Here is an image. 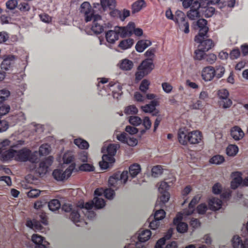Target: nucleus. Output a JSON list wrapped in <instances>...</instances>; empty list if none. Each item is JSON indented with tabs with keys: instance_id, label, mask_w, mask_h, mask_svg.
Instances as JSON below:
<instances>
[{
	"instance_id": "obj_13",
	"label": "nucleus",
	"mask_w": 248,
	"mask_h": 248,
	"mask_svg": "<svg viewBox=\"0 0 248 248\" xmlns=\"http://www.w3.org/2000/svg\"><path fill=\"white\" fill-rule=\"evenodd\" d=\"M183 219V214L178 213L176 217L173 219V224L176 226L177 231L180 233L186 232L188 229V225L186 223L182 222Z\"/></svg>"
},
{
	"instance_id": "obj_44",
	"label": "nucleus",
	"mask_w": 248,
	"mask_h": 248,
	"mask_svg": "<svg viewBox=\"0 0 248 248\" xmlns=\"http://www.w3.org/2000/svg\"><path fill=\"white\" fill-rule=\"evenodd\" d=\"M112 31L117 33V34L120 35V37L122 38L129 36L133 34L132 31L126 30L124 29H121L120 27H116L115 28V30Z\"/></svg>"
},
{
	"instance_id": "obj_62",
	"label": "nucleus",
	"mask_w": 248,
	"mask_h": 248,
	"mask_svg": "<svg viewBox=\"0 0 248 248\" xmlns=\"http://www.w3.org/2000/svg\"><path fill=\"white\" fill-rule=\"evenodd\" d=\"M151 172H152L153 176L156 177L162 173V168L160 165H156L153 167Z\"/></svg>"
},
{
	"instance_id": "obj_46",
	"label": "nucleus",
	"mask_w": 248,
	"mask_h": 248,
	"mask_svg": "<svg viewBox=\"0 0 248 248\" xmlns=\"http://www.w3.org/2000/svg\"><path fill=\"white\" fill-rule=\"evenodd\" d=\"M155 213H154V217H152V218L154 219H163L165 217V212L162 209V207H155Z\"/></svg>"
},
{
	"instance_id": "obj_64",
	"label": "nucleus",
	"mask_w": 248,
	"mask_h": 248,
	"mask_svg": "<svg viewBox=\"0 0 248 248\" xmlns=\"http://www.w3.org/2000/svg\"><path fill=\"white\" fill-rule=\"evenodd\" d=\"M78 159L83 162H86L88 159V154L85 151H82L78 153Z\"/></svg>"
},
{
	"instance_id": "obj_25",
	"label": "nucleus",
	"mask_w": 248,
	"mask_h": 248,
	"mask_svg": "<svg viewBox=\"0 0 248 248\" xmlns=\"http://www.w3.org/2000/svg\"><path fill=\"white\" fill-rule=\"evenodd\" d=\"M233 178L231 182V188L232 189H235L239 187L240 185H243V178L241 176V173L238 171L232 173Z\"/></svg>"
},
{
	"instance_id": "obj_53",
	"label": "nucleus",
	"mask_w": 248,
	"mask_h": 248,
	"mask_svg": "<svg viewBox=\"0 0 248 248\" xmlns=\"http://www.w3.org/2000/svg\"><path fill=\"white\" fill-rule=\"evenodd\" d=\"M74 159L75 157H74V155L70 153H66L64 154L63 157H62V160H63L64 163L66 164L70 163L71 164L73 163L75 164V163L73 162Z\"/></svg>"
},
{
	"instance_id": "obj_32",
	"label": "nucleus",
	"mask_w": 248,
	"mask_h": 248,
	"mask_svg": "<svg viewBox=\"0 0 248 248\" xmlns=\"http://www.w3.org/2000/svg\"><path fill=\"white\" fill-rule=\"evenodd\" d=\"M222 201L218 198H213L209 201V209L212 211H217L221 207Z\"/></svg>"
},
{
	"instance_id": "obj_7",
	"label": "nucleus",
	"mask_w": 248,
	"mask_h": 248,
	"mask_svg": "<svg viewBox=\"0 0 248 248\" xmlns=\"http://www.w3.org/2000/svg\"><path fill=\"white\" fill-rule=\"evenodd\" d=\"M175 25L178 26L180 31L185 34H188L189 32V22L186 17L185 14L178 12L177 13L176 17L174 20H172Z\"/></svg>"
},
{
	"instance_id": "obj_58",
	"label": "nucleus",
	"mask_w": 248,
	"mask_h": 248,
	"mask_svg": "<svg viewBox=\"0 0 248 248\" xmlns=\"http://www.w3.org/2000/svg\"><path fill=\"white\" fill-rule=\"evenodd\" d=\"M208 63L212 64L214 63L217 59L216 55L214 53H209L205 55V57L202 59Z\"/></svg>"
},
{
	"instance_id": "obj_30",
	"label": "nucleus",
	"mask_w": 248,
	"mask_h": 248,
	"mask_svg": "<svg viewBox=\"0 0 248 248\" xmlns=\"http://www.w3.org/2000/svg\"><path fill=\"white\" fill-rule=\"evenodd\" d=\"M200 200V197L198 195L195 196L192 199L191 201H190L188 205V209L185 210V211H184V213H185V215L189 216L193 213L195 206L199 202Z\"/></svg>"
},
{
	"instance_id": "obj_38",
	"label": "nucleus",
	"mask_w": 248,
	"mask_h": 248,
	"mask_svg": "<svg viewBox=\"0 0 248 248\" xmlns=\"http://www.w3.org/2000/svg\"><path fill=\"white\" fill-rule=\"evenodd\" d=\"M199 8H190V11L186 13V16L191 20H195L200 17V13L199 12Z\"/></svg>"
},
{
	"instance_id": "obj_5",
	"label": "nucleus",
	"mask_w": 248,
	"mask_h": 248,
	"mask_svg": "<svg viewBox=\"0 0 248 248\" xmlns=\"http://www.w3.org/2000/svg\"><path fill=\"white\" fill-rule=\"evenodd\" d=\"M80 13L84 16L85 22H90L92 19H102L98 14H95L93 8L90 3L84 2L80 6Z\"/></svg>"
},
{
	"instance_id": "obj_24",
	"label": "nucleus",
	"mask_w": 248,
	"mask_h": 248,
	"mask_svg": "<svg viewBox=\"0 0 248 248\" xmlns=\"http://www.w3.org/2000/svg\"><path fill=\"white\" fill-rule=\"evenodd\" d=\"M231 136L236 141H239L244 137V132L240 127L235 126L231 129Z\"/></svg>"
},
{
	"instance_id": "obj_22",
	"label": "nucleus",
	"mask_w": 248,
	"mask_h": 248,
	"mask_svg": "<svg viewBox=\"0 0 248 248\" xmlns=\"http://www.w3.org/2000/svg\"><path fill=\"white\" fill-rule=\"evenodd\" d=\"M16 158V150L13 149H9L1 153L0 159L4 162L11 161Z\"/></svg>"
},
{
	"instance_id": "obj_48",
	"label": "nucleus",
	"mask_w": 248,
	"mask_h": 248,
	"mask_svg": "<svg viewBox=\"0 0 248 248\" xmlns=\"http://www.w3.org/2000/svg\"><path fill=\"white\" fill-rule=\"evenodd\" d=\"M74 143L76 146L78 147V148L82 149H87L89 147L88 142L80 138L75 140Z\"/></svg>"
},
{
	"instance_id": "obj_33",
	"label": "nucleus",
	"mask_w": 248,
	"mask_h": 248,
	"mask_svg": "<svg viewBox=\"0 0 248 248\" xmlns=\"http://www.w3.org/2000/svg\"><path fill=\"white\" fill-rule=\"evenodd\" d=\"M26 226L35 231H41L44 228L40 222L36 220H28L26 221Z\"/></svg>"
},
{
	"instance_id": "obj_51",
	"label": "nucleus",
	"mask_w": 248,
	"mask_h": 248,
	"mask_svg": "<svg viewBox=\"0 0 248 248\" xmlns=\"http://www.w3.org/2000/svg\"><path fill=\"white\" fill-rule=\"evenodd\" d=\"M224 161V158L221 155H215L210 158L209 162L211 164L219 165Z\"/></svg>"
},
{
	"instance_id": "obj_35",
	"label": "nucleus",
	"mask_w": 248,
	"mask_h": 248,
	"mask_svg": "<svg viewBox=\"0 0 248 248\" xmlns=\"http://www.w3.org/2000/svg\"><path fill=\"white\" fill-rule=\"evenodd\" d=\"M133 62L127 59H124L119 63V66L120 69L123 71H129L133 68Z\"/></svg>"
},
{
	"instance_id": "obj_49",
	"label": "nucleus",
	"mask_w": 248,
	"mask_h": 248,
	"mask_svg": "<svg viewBox=\"0 0 248 248\" xmlns=\"http://www.w3.org/2000/svg\"><path fill=\"white\" fill-rule=\"evenodd\" d=\"M162 219H153L152 218V217H150L148 219L149 227H150L151 230L156 229L159 226L160 221Z\"/></svg>"
},
{
	"instance_id": "obj_43",
	"label": "nucleus",
	"mask_w": 248,
	"mask_h": 248,
	"mask_svg": "<svg viewBox=\"0 0 248 248\" xmlns=\"http://www.w3.org/2000/svg\"><path fill=\"white\" fill-rule=\"evenodd\" d=\"M150 231L148 230H143L138 235V241L141 243H144L150 238Z\"/></svg>"
},
{
	"instance_id": "obj_34",
	"label": "nucleus",
	"mask_w": 248,
	"mask_h": 248,
	"mask_svg": "<svg viewBox=\"0 0 248 248\" xmlns=\"http://www.w3.org/2000/svg\"><path fill=\"white\" fill-rule=\"evenodd\" d=\"M146 7V3L144 0H138L133 3L131 5V12L132 14L138 13L143 8Z\"/></svg>"
},
{
	"instance_id": "obj_28",
	"label": "nucleus",
	"mask_w": 248,
	"mask_h": 248,
	"mask_svg": "<svg viewBox=\"0 0 248 248\" xmlns=\"http://www.w3.org/2000/svg\"><path fill=\"white\" fill-rule=\"evenodd\" d=\"M114 162V158L113 157H108L107 155H103L102 156V161L99 163L100 168L102 170H106Z\"/></svg>"
},
{
	"instance_id": "obj_59",
	"label": "nucleus",
	"mask_w": 248,
	"mask_h": 248,
	"mask_svg": "<svg viewBox=\"0 0 248 248\" xmlns=\"http://www.w3.org/2000/svg\"><path fill=\"white\" fill-rule=\"evenodd\" d=\"M138 110L134 105H130L124 108V113L126 115L136 114Z\"/></svg>"
},
{
	"instance_id": "obj_21",
	"label": "nucleus",
	"mask_w": 248,
	"mask_h": 248,
	"mask_svg": "<svg viewBox=\"0 0 248 248\" xmlns=\"http://www.w3.org/2000/svg\"><path fill=\"white\" fill-rule=\"evenodd\" d=\"M232 245L233 248H248V239L246 238L243 241L240 237L234 235L232 239Z\"/></svg>"
},
{
	"instance_id": "obj_45",
	"label": "nucleus",
	"mask_w": 248,
	"mask_h": 248,
	"mask_svg": "<svg viewBox=\"0 0 248 248\" xmlns=\"http://www.w3.org/2000/svg\"><path fill=\"white\" fill-rule=\"evenodd\" d=\"M239 151L238 146L233 144H229L226 148V154L228 156H234Z\"/></svg>"
},
{
	"instance_id": "obj_4",
	"label": "nucleus",
	"mask_w": 248,
	"mask_h": 248,
	"mask_svg": "<svg viewBox=\"0 0 248 248\" xmlns=\"http://www.w3.org/2000/svg\"><path fill=\"white\" fill-rule=\"evenodd\" d=\"M128 178V172L127 171H124L122 173L118 171L108 178V186L117 189L126 183Z\"/></svg>"
},
{
	"instance_id": "obj_23",
	"label": "nucleus",
	"mask_w": 248,
	"mask_h": 248,
	"mask_svg": "<svg viewBox=\"0 0 248 248\" xmlns=\"http://www.w3.org/2000/svg\"><path fill=\"white\" fill-rule=\"evenodd\" d=\"M154 68L153 59H146L142 61L141 63L138 66V70L147 71L151 72Z\"/></svg>"
},
{
	"instance_id": "obj_57",
	"label": "nucleus",
	"mask_w": 248,
	"mask_h": 248,
	"mask_svg": "<svg viewBox=\"0 0 248 248\" xmlns=\"http://www.w3.org/2000/svg\"><path fill=\"white\" fill-rule=\"evenodd\" d=\"M142 120L137 116H132L129 117V123L132 125L139 126L142 123Z\"/></svg>"
},
{
	"instance_id": "obj_63",
	"label": "nucleus",
	"mask_w": 248,
	"mask_h": 248,
	"mask_svg": "<svg viewBox=\"0 0 248 248\" xmlns=\"http://www.w3.org/2000/svg\"><path fill=\"white\" fill-rule=\"evenodd\" d=\"M149 82L147 79H144L142 80L141 83H140V87H139V89L141 92L143 93H146V91H147L148 89H149Z\"/></svg>"
},
{
	"instance_id": "obj_8",
	"label": "nucleus",
	"mask_w": 248,
	"mask_h": 248,
	"mask_svg": "<svg viewBox=\"0 0 248 248\" xmlns=\"http://www.w3.org/2000/svg\"><path fill=\"white\" fill-rule=\"evenodd\" d=\"M205 35L197 34L194 38V41L199 43L198 49L203 50H209L214 46V43L211 39H204Z\"/></svg>"
},
{
	"instance_id": "obj_11",
	"label": "nucleus",
	"mask_w": 248,
	"mask_h": 248,
	"mask_svg": "<svg viewBox=\"0 0 248 248\" xmlns=\"http://www.w3.org/2000/svg\"><path fill=\"white\" fill-rule=\"evenodd\" d=\"M215 77H216V74L213 66L209 65L202 68L201 71V78L204 82L211 81Z\"/></svg>"
},
{
	"instance_id": "obj_41",
	"label": "nucleus",
	"mask_w": 248,
	"mask_h": 248,
	"mask_svg": "<svg viewBox=\"0 0 248 248\" xmlns=\"http://www.w3.org/2000/svg\"><path fill=\"white\" fill-rule=\"evenodd\" d=\"M115 14L118 15L119 19L122 21H124L126 17L130 16V11L124 9L122 11L118 10H115L112 12V14Z\"/></svg>"
},
{
	"instance_id": "obj_17",
	"label": "nucleus",
	"mask_w": 248,
	"mask_h": 248,
	"mask_svg": "<svg viewBox=\"0 0 248 248\" xmlns=\"http://www.w3.org/2000/svg\"><path fill=\"white\" fill-rule=\"evenodd\" d=\"M182 5L185 8H206L204 4L202 1V0H181Z\"/></svg>"
},
{
	"instance_id": "obj_31",
	"label": "nucleus",
	"mask_w": 248,
	"mask_h": 248,
	"mask_svg": "<svg viewBox=\"0 0 248 248\" xmlns=\"http://www.w3.org/2000/svg\"><path fill=\"white\" fill-rule=\"evenodd\" d=\"M152 45V42L148 40H140L137 42L136 46H135V49L138 52L141 53L143 52L147 47Z\"/></svg>"
},
{
	"instance_id": "obj_16",
	"label": "nucleus",
	"mask_w": 248,
	"mask_h": 248,
	"mask_svg": "<svg viewBox=\"0 0 248 248\" xmlns=\"http://www.w3.org/2000/svg\"><path fill=\"white\" fill-rule=\"evenodd\" d=\"M25 141L23 140H19L16 143L10 144V141L9 140H5L0 143V152L5 150L6 148L10 147V149H18L20 146L24 145Z\"/></svg>"
},
{
	"instance_id": "obj_29",
	"label": "nucleus",
	"mask_w": 248,
	"mask_h": 248,
	"mask_svg": "<svg viewBox=\"0 0 248 248\" xmlns=\"http://www.w3.org/2000/svg\"><path fill=\"white\" fill-rule=\"evenodd\" d=\"M197 27L199 29L198 35H206L208 32V28L206 25L207 21L204 19H199L196 22Z\"/></svg>"
},
{
	"instance_id": "obj_61",
	"label": "nucleus",
	"mask_w": 248,
	"mask_h": 248,
	"mask_svg": "<svg viewBox=\"0 0 248 248\" xmlns=\"http://www.w3.org/2000/svg\"><path fill=\"white\" fill-rule=\"evenodd\" d=\"M20 2H21L19 1L16 0H9L7 1V3H6V6H7V8L9 10H14Z\"/></svg>"
},
{
	"instance_id": "obj_60",
	"label": "nucleus",
	"mask_w": 248,
	"mask_h": 248,
	"mask_svg": "<svg viewBox=\"0 0 248 248\" xmlns=\"http://www.w3.org/2000/svg\"><path fill=\"white\" fill-rule=\"evenodd\" d=\"M215 70H216V78L218 79L221 78L225 72L224 67L221 65L216 66V68H215Z\"/></svg>"
},
{
	"instance_id": "obj_18",
	"label": "nucleus",
	"mask_w": 248,
	"mask_h": 248,
	"mask_svg": "<svg viewBox=\"0 0 248 248\" xmlns=\"http://www.w3.org/2000/svg\"><path fill=\"white\" fill-rule=\"evenodd\" d=\"M202 138L201 132L198 130L190 131L187 144H198L201 142Z\"/></svg>"
},
{
	"instance_id": "obj_50",
	"label": "nucleus",
	"mask_w": 248,
	"mask_h": 248,
	"mask_svg": "<svg viewBox=\"0 0 248 248\" xmlns=\"http://www.w3.org/2000/svg\"><path fill=\"white\" fill-rule=\"evenodd\" d=\"M102 7L112 9L115 7V0H100Z\"/></svg>"
},
{
	"instance_id": "obj_36",
	"label": "nucleus",
	"mask_w": 248,
	"mask_h": 248,
	"mask_svg": "<svg viewBox=\"0 0 248 248\" xmlns=\"http://www.w3.org/2000/svg\"><path fill=\"white\" fill-rule=\"evenodd\" d=\"M120 35L117 34L115 32L112 30L107 31L106 33V39L107 42L110 44H114L116 41L119 38Z\"/></svg>"
},
{
	"instance_id": "obj_6",
	"label": "nucleus",
	"mask_w": 248,
	"mask_h": 248,
	"mask_svg": "<svg viewBox=\"0 0 248 248\" xmlns=\"http://www.w3.org/2000/svg\"><path fill=\"white\" fill-rule=\"evenodd\" d=\"M77 170L75 168V164L72 163L69 165V167L65 169V171L62 170L55 169L53 171V178L58 181H62L66 180L71 176V174L74 172H76Z\"/></svg>"
},
{
	"instance_id": "obj_27",
	"label": "nucleus",
	"mask_w": 248,
	"mask_h": 248,
	"mask_svg": "<svg viewBox=\"0 0 248 248\" xmlns=\"http://www.w3.org/2000/svg\"><path fill=\"white\" fill-rule=\"evenodd\" d=\"M160 193V197H159V200H157L156 202H155V208L160 207L163 208L165 205V204L168 202V200L170 198V194L168 192H159Z\"/></svg>"
},
{
	"instance_id": "obj_3",
	"label": "nucleus",
	"mask_w": 248,
	"mask_h": 248,
	"mask_svg": "<svg viewBox=\"0 0 248 248\" xmlns=\"http://www.w3.org/2000/svg\"><path fill=\"white\" fill-rule=\"evenodd\" d=\"M15 161L20 162L29 161L31 163H35L37 161V157L30 149L23 147L19 150H16Z\"/></svg>"
},
{
	"instance_id": "obj_55",
	"label": "nucleus",
	"mask_w": 248,
	"mask_h": 248,
	"mask_svg": "<svg viewBox=\"0 0 248 248\" xmlns=\"http://www.w3.org/2000/svg\"><path fill=\"white\" fill-rule=\"evenodd\" d=\"M17 8L19 9L20 12L25 13L29 11L31 9V6L27 2H21L19 3V5L17 6Z\"/></svg>"
},
{
	"instance_id": "obj_26",
	"label": "nucleus",
	"mask_w": 248,
	"mask_h": 248,
	"mask_svg": "<svg viewBox=\"0 0 248 248\" xmlns=\"http://www.w3.org/2000/svg\"><path fill=\"white\" fill-rule=\"evenodd\" d=\"M3 70H4L0 68V81H1L5 78V72ZM10 94V93L7 89L0 90V104L2 103L9 97Z\"/></svg>"
},
{
	"instance_id": "obj_42",
	"label": "nucleus",
	"mask_w": 248,
	"mask_h": 248,
	"mask_svg": "<svg viewBox=\"0 0 248 248\" xmlns=\"http://www.w3.org/2000/svg\"><path fill=\"white\" fill-rule=\"evenodd\" d=\"M119 146L115 144H110L107 147V154L103 155H106L108 157H114L116 154L117 150Z\"/></svg>"
},
{
	"instance_id": "obj_37",
	"label": "nucleus",
	"mask_w": 248,
	"mask_h": 248,
	"mask_svg": "<svg viewBox=\"0 0 248 248\" xmlns=\"http://www.w3.org/2000/svg\"><path fill=\"white\" fill-rule=\"evenodd\" d=\"M102 19H92L93 24H92V31L96 34H100L103 31V26L98 23Z\"/></svg>"
},
{
	"instance_id": "obj_54",
	"label": "nucleus",
	"mask_w": 248,
	"mask_h": 248,
	"mask_svg": "<svg viewBox=\"0 0 248 248\" xmlns=\"http://www.w3.org/2000/svg\"><path fill=\"white\" fill-rule=\"evenodd\" d=\"M78 169L80 171L84 172H92L94 171V167L88 163H83L78 167Z\"/></svg>"
},
{
	"instance_id": "obj_56",
	"label": "nucleus",
	"mask_w": 248,
	"mask_h": 248,
	"mask_svg": "<svg viewBox=\"0 0 248 248\" xmlns=\"http://www.w3.org/2000/svg\"><path fill=\"white\" fill-rule=\"evenodd\" d=\"M208 50H203L201 49H197L194 52V59L195 60L201 61L202 60V59L207 55L204 53L205 52H206Z\"/></svg>"
},
{
	"instance_id": "obj_39",
	"label": "nucleus",
	"mask_w": 248,
	"mask_h": 248,
	"mask_svg": "<svg viewBox=\"0 0 248 248\" xmlns=\"http://www.w3.org/2000/svg\"><path fill=\"white\" fill-rule=\"evenodd\" d=\"M133 45V40L132 38H128L124 39L121 42H119V48L126 50L130 48L131 46Z\"/></svg>"
},
{
	"instance_id": "obj_52",
	"label": "nucleus",
	"mask_w": 248,
	"mask_h": 248,
	"mask_svg": "<svg viewBox=\"0 0 248 248\" xmlns=\"http://www.w3.org/2000/svg\"><path fill=\"white\" fill-rule=\"evenodd\" d=\"M50 152V146L48 144H43L39 147V154L41 155H46Z\"/></svg>"
},
{
	"instance_id": "obj_40",
	"label": "nucleus",
	"mask_w": 248,
	"mask_h": 248,
	"mask_svg": "<svg viewBox=\"0 0 248 248\" xmlns=\"http://www.w3.org/2000/svg\"><path fill=\"white\" fill-rule=\"evenodd\" d=\"M140 166L138 164H133L129 167V175L131 178H134L137 176L140 172Z\"/></svg>"
},
{
	"instance_id": "obj_10",
	"label": "nucleus",
	"mask_w": 248,
	"mask_h": 248,
	"mask_svg": "<svg viewBox=\"0 0 248 248\" xmlns=\"http://www.w3.org/2000/svg\"><path fill=\"white\" fill-rule=\"evenodd\" d=\"M159 106V102L157 100H153L144 106H141V110L145 113H151L153 116H157L159 111L155 108Z\"/></svg>"
},
{
	"instance_id": "obj_47",
	"label": "nucleus",
	"mask_w": 248,
	"mask_h": 248,
	"mask_svg": "<svg viewBox=\"0 0 248 248\" xmlns=\"http://www.w3.org/2000/svg\"><path fill=\"white\" fill-rule=\"evenodd\" d=\"M48 208L52 212H54L60 208V202L58 199L51 200L48 202Z\"/></svg>"
},
{
	"instance_id": "obj_14",
	"label": "nucleus",
	"mask_w": 248,
	"mask_h": 248,
	"mask_svg": "<svg viewBox=\"0 0 248 248\" xmlns=\"http://www.w3.org/2000/svg\"><path fill=\"white\" fill-rule=\"evenodd\" d=\"M53 161L51 156L45 158L44 160L40 162L39 166L36 169V172L40 175L45 174L49 167L52 165Z\"/></svg>"
},
{
	"instance_id": "obj_19",
	"label": "nucleus",
	"mask_w": 248,
	"mask_h": 248,
	"mask_svg": "<svg viewBox=\"0 0 248 248\" xmlns=\"http://www.w3.org/2000/svg\"><path fill=\"white\" fill-rule=\"evenodd\" d=\"M189 137V132L185 128H181L178 130V140L180 144L187 145V140Z\"/></svg>"
},
{
	"instance_id": "obj_15",
	"label": "nucleus",
	"mask_w": 248,
	"mask_h": 248,
	"mask_svg": "<svg viewBox=\"0 0 248 248\" xmlns=\"http://www.w3.org/2000/svg\"><path fill=\"white\" fill-rule=\"evenodd\" d=\"M116 139L121 142L126 144L129 146H135L137 144V139L129 137L128 135L124 132L119 135H117Z\"/></svg>"
},
{
	"instance_id": "obj_9",
	"label": "nucleus",
	"mask_w": 248,
	"mask_h": 248,
	"mask_svg": "<svg viewBox=\"0 0 248 248\" xmlns=\"http://www.w3.org/2000/svg\"><path fill=\"white\" fill-rule=\"evenodd\" d=\"M217 95L220 100L218 101L220 107L223 108H230L232 105V101L229 98V92L226 89H221L217 92Z\"/></svg>"
},
{
	"instance_id": "obj_2",
	"label": "nucleus",
	"mask_w": 248,
	"mask_h": 248,
	"mask_svg": "<svg viewBox=\"0 0 248 248\" xmlns=\"http://www.w3.org/2000/svg\"><path fill=\"white\" fill-rule=\"evenodd\" d=\"M106 203L102 198L95 197L93 199L89 202L84 203L83 201L78 202V207L86 211L88 213V219L92 220L95 217V212L92 211L93 207L96 209H101L104 207Z\"/></svg>"
},
{
	"instance_id": "obj_12",
	"label": "nucleus",
	"mask_w": 248,
	"mask_h": 248,
	"mask_svg": "<svg viewBox=\"0 0 248 248\" xmlns=\"http://www.w3.org/2000/svg\"><path fill=\"white\" fill-rule=\"evenodd\" d=\"M16 58V56L12 54L3 56V61L0 64V69L4 70L5 71L11 69L14 66Z\"/></svg>"
},
{
	"instance_id": "obj_20",
	"label": "nucleus",
	"mask_w": 248,
	"mask_h": 248,
	"mask_svg": "<svg viewBox=\"0 0 248 248\" xmlns=\"http://www.w3.org/2000/svg\"><path fill=\"white\" fill-rule=\"evenodd\" d=\"M31 241L35 244V248H46L48 243L44 239V237L40 235L34 234L31 236Z\"/></svg>"
},
{
	"instance_id": "obj_1",
	"label": "nucleus",
	"mask_w": 248,
	"mask_h": 248,
	"mask_svg": "<svg viewBox=\"0 0 248 248\" xmlns=\"http://www.w3.org/2000/svg\"><path fill=\"white\" fill-rule=\"evenodd\" d=\"M62 210L66 213H70L69 218L76 226H81L83 224H87L84 218H87L88 213L86 210L78 207V204L73 208L72 205L64 204L62 205Z\"/></svg>"
}]
</instances>
